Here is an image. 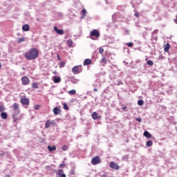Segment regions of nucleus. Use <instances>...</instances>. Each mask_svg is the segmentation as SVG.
<instances>
[{
  "label": "nucleus",
  "mask_w": 177,
  "mask_h": 177,
  "mask_svg": "<svg viewBox=\"0 0 177 177\" xmlns=\"http://www.w3.org/2000/svg\"><path fill=\"white\" fill-rule=\"evenodd\" d=\"M39 56V51L37 48H30L24 54V57L27 60H35Z\"/></svg>",
  "instance_id": "f257e3e1"
},
{
  "label": "nucleus",
  "mask_w": 177,
  "mask_h": 177,
  "mask_svg": "<svg viewBox=\"0 0 177 177\" xmlns=\"http://www.w3.org/2000/svg\"><path fill=\"white\" fill-rule=\"evenodd\" d=\"M82 65L80 66H75L72 68V73L74 75H78L80 73H82Z\"/></svg>",
  "instance_id": "f03ea898"
},
{
  "label": "nucleus",
  "mask_w": 177,
  "mask_h": 177,
  "mask_svg": "<svg viewBox=\"0 0 177 177\" xmlns=\"http://www.w3.org/2000/svg\"><path fill=\"white\" fill-rule=\"evenodd\" d=\"M90 36L91 37V39L94 40V37H95L96 38L100 37V33L98 32V30H97V29H93V30L91 32Z\"/></svg>",
  "instance_id": "7ed1b4c3"
},
{
  "label": "nucleus",
  "mask_w": 177,
  "mask_h": 177,
  "mask_svg": "<svg viewBox=\"0 0 177 177\" xmlns=\"http://www.w3.org/2000/svg\"><path fill=\"white\" fill-rule=\"evenodd\" d=\"M22 85L27 86L30 84V80L27 76H24L21 78Z\"/></svg>",
  "instance_id": "20e7f679"
},
{
  "label": "nucleus",
  "mask_w": 177,
  "mask_h": 177,
  "mask_svg": "<svg viewBox=\"0 0 177 177\" xmlns=\"http://www.w3.org/2000/svg\"><path fill=\"white\" fill-rule=\"evenodd\" d=\"M101 162V160L99 158V156H95L94 158L91 160V164L93 165H96L97 164H100Z\"/></svg>",
  "instance_id": "39448f33"
},
{
  "label": "nucleus",
  "mask_w": 177,
  "mask_h": 177,
  "mask_svg": "<svg viewBox=\"0 0 177 177\" xmlns=\"http://www.w3.org/2000/svg\"><path fill=\"white\" fill-rule=\"evenodd\" d=\"M20 102H21V104L26 105V106H28L29 104H30L29 100L28 98H26V97H22L20 100Z\"/></svg>",
  "instance_id": "423d86ee"
},
{
  "label": "nucleus",
  "mask_w": 177,
  "mask_h": 177,
  "mask_svg": "<svg viewBox=\"0 0 177 177\" xmlns=\"http://www.w3.org/2000/svg\"><path fill=\"white\" fill-rule=\"evenodd\" d=\"M109 167L111 169H115V170H118L120 168V167L118 165H117L116 163H115L114 162H111Z\"/></svg>",
  "instance_id": "0eeeda50"
},
{
  "label": "nucleus",
  "mask_w": 177,
  "mask_h": 177,
  "mask_svg": "<svg viewBox=\"0 0 177 177\" xmlns=\"http://www.w3.org/2000/svg\"><path fill=\"white\" fill-rule=\"evenodd\" d=\"M55 124V122L54 120L50 121V120H48L45 124V129H48L51 125L54 126Z\"/></svg>",
  "instance_id": "6e6552de"
},
{
  "label": "nucleus",
  "mask_w": 177,
  "mask_h": 177,
  "mask_svg": "<svg viewBox=\"0 0 177 177\" xmlns=\"http://www.w3.org/2000/svg\"><path fill=\"white\" fill-rule=\"evenodd\" d=\"M53 29L59 35H62L64 34L63 29H58L57 26H54Z\"/></svg>",
  "instance_id": "1a4fd4ad"
},
{
  "label": "nucleus",
  "mask_w": 177,
  "mask_h": 177,
  "mask_svg": "<svg viewBox=\"0 0 177 177\" xmlns=\"http://www.w3.org/2000/svg\"><path fill=\"white\" fill-rule=\"evenodd\" d=\"M12 108L15 111H17V113H20V110H19V104L17 103L13 104Z\"/></svg>",
  "instance_id": "9d476101"
},
{
  "label": "nucleus",
  "mask_w": 177,
  "mask_h": 177,
  "mask_svg": "<svg viewBox=\"0 0 177 177\" xmlns=\"http://www.w3.org/2000/svg\"><path fill=\"white\" fill-rule=\"evenodd\" d=\"M170 48H171V46H170L169 43H167L166 46H165V48H164L165 52L168 53Z\"/></svg>",
  "instance_id": "9b49d317"
},
{
  "label": "nucleus",
  "mask_w": 177,
  "mask_h": 177,
  "mask_svg": "<svg viewBox=\"0 0 177 177\" xmlns=\"http://www.w3.org/2000/svg\"><path fill=\"white\" fill-rule=\"evenodd\" d=\"M53 113L55 115H59L61 113V110L59 109H58L57 107H55L53 109Z\"/></svg>",
  "instance_id": "f8f14e48"
},
{
  "label": "nucleus",
  "mask_w": 177,
  "mask_h": 177,
  "mask_svg": "<svg viewBox=\"0 0 177 177\" xmlns=\"http://www.w3.org/2000/svg\"><path fill=\"white\" fill-rule=\"evenodd\" d=\"M82 17H81V19H83L85 18L86 14H87V11L86 10H85V8H83L82 11Z\"/></svg>",
  "instance_id": "ddd939ff"
},
{
  "label": "nucleus",
  "mask_w": 177,
  "mask_h": 177,
  "mask_svg": "<svg viewBox=\"0 0 177 177\" xmlns=\"http://www.w3.org/2000/svg\"><path fill=\"white\" fill-rule=\"evenodd\" d=\"M1 119L7 120L8 119V113H6L5 112L1 113Z\"/></svg>",
  "instance_id": "4468645a"
},
{
  "label": "nucleus",
  "mask_w": 177,
  "mask_h": 177,
  "mask_svg": "<svg viewBox=\"0 0 177 177\" xmlns=\"http://www.w3.org/2000/svg\"><path fill=\"white\" fill-rule=\"evenodd\" d=\"M17 114L19 113H14L12 115L13 122H17V121H19V118L17 117Z\"/></svg>",
  "instance_id": "2eb2a0df"
},
{
  "label": "nucleus",
  "mask_w": 177,
  "mask_h": 177,
  "mask_svg": "<svg viewBox=\"0 0 177 177\" xmlns=\"http://www.w3.org/2000/svg\"><path fill=\"white\" fill-rule=\"evenodd\" d=\"M22 30H23V31L27 32L30 30V28H29L28 25L25 24V25H23Z\"/></svg>",
  "instance_id": "dca6fc26"
},
{
  "label": "nucleus",
  "mask_w": 177,
  "mask_h": 177,
  "mask_svg": "<svg viewBox=\"0 0 177 177\" xmlns=\"http://www.w3.org/2000/svg\"><path fill=\"white\" fill-rule=\"evenodd\" d=\"M92 63L91 59H86L85 61H84V66H88Z\"/></svg>",
  "instance_id": "f3484780"
},
{
  "label": "nucleus",
  "mask_w": 177,
  "mask_h": 177,
  "mask_svg": "<svg viewBox=\"0 0 177 177\" xmlns=\"http://www.w3.org/2000/svg\"><path fill=\"white\" fill-rule=\"evenodd\" d=\"M54 80H53V82L55 83V84H57V83H59L61 82V78L59 77H53Z\"/></svg>",
  "instance_id": "a211bd4d"
},
{
  "label": "nucleus",
  "mask_w": 177,
  "mask_h": 177,
  "mask_svg": "<svg viewBox=\"0 0 177 177\" xmlns=\"http://www.w3.org/2000/svg\"><path fill=\"white\" fill-rule=\"evenodd\" d=\"M100 62H101L102 66H104L106 64V63H107V62H106V58H104V57H103L102 58Z\"/></svg>",
  "instance_id": "6ab92c4d"
},
{
  "label": "nucleus",
  "mask_w": 177,
  "mask_h": 177,
  "mask_svg": "<svg viewBox=\"0 0 177 177\" xmlns=\"http://www.w3.org/2000/svg\"><path fill=\"white\" fill-rule=\"evenodd\" d=\"M48 149L51 152V151H55L56 150V147L55 146H48Z\"/></svg>",
  "instance_id": "aec40b11"
},
{
  "label": "nucleus",
  "mask_w": 177,
  "mask_h": 177,
  "mask_svg": "<svg viewBox=\"0 0 177 177\" xmlns=\"http://www.w3.org/2000/svg\"><path fill=\"white\" fill-rule=\"evenodd\" d=\"M144 136H145L146 138H151V135L148 131H145Z\"/></svg>",
  "instance_id": "412c9836"
},
{
  "label": "nucleus",
  "mask_w": 177,
  "mask_h": 177,
  "mask_svg": "<svg viewBox=\"0 0 177 177\" xmlns=\"http://www.w3.org/2000/svg\"><path fill=\"white\" fill-rule=\"evenodd\" d=\"M26 41V39L24 37H19V39H18L17 42L19 44L21 43V42H24Z\"/></svg>",
  "instance_id": "4be33fe9"
},
{
  "label": "nucleus",
  "mask_w": 177,
  "mask_h": 177,
  "mask_svg": "<svg viewBox=\"0 0 177 177\" xmlns=\"http://www.w3.org/2000/svg\"><path fill=\"white\" fill-rule=\"evenodd\" d=\"M92 118H93V120H96V119L97 118V113H95V112L93 113V114H92Z\"/></svg>",
  "instance_id": "5701e85b"
},
{
  "label": "nucleus",
  "mask_w": 177,
  "mask_h": 177,
  "mask_svg": "<svg viewBox=\"0 0 177 177\" xmlns=\"http://www.w3.org/2000/svg\"><path fill=\"white\" fill-rule=\"evenodd\" d=\"M146 145H147V147H151V146L153 145L152 141H151V140H149V141L147 142Z\"/></svg>",
  "instance_id": "b1692460"
},
{
  "label": "nucleus",
  "mask_w": 177,
  "mask_h": 177,
  "mask_svg": "<svg viewBox=\"0 0 177 177\" xmlns=\"http://www.w3.org/2000/svg\"><path fill=\"white\" fill-rule=\"evenodd\" d=\"M67 44H68V46L69 47H71L72 45H73V41H72V40H68V41H67Z\"/></svg>",
  "instance_id": "393cba45"
},
{
  "label": "nucleus",
  "mask_w": 177,
  "mask_h": 177,
  "mask_svg": "<svg viewBox=\"0 0 177 177\" xmlns=\"http://www.w3.org/2000/svg\"><path fill=\"white\" fill-rule=\"evenodd\" d=\"M149 66H152L153 65V61H151V59H149V61H147V63Z\"/></svg>",
  "instance_id": "a878e982"
},
{
  "label": "nucleus",
  "mask_w": 177,
  "mask_h": 177,
  "mask_svg": "<svg viewBox=\"0 0 177 177\" xmlns=\"http://www.w3.org/2000/svg\"><path fill=\"white\" fill-rule=\"evenodd\" d=\"M138 104L139 106H142V105L144 104V101L142 100H138Z\"/></svg>",
  "instance_id": "bb28decb"
},
{
  "label": "nucleus",
  "mask_w": 177,
  "mask_h": 177,
  "mask_svg": "<svg viewBox=\"0 0 177 177\" xmlns=\"http://www.w3.org/2000/svg\"><path fill=\"white\" fill-rule=\"evenodd\" d=\"M32 87L33 88H35V89L39 88L37 83H33V84H32Z\"/></svg>",
  "instance_id": "cd10ccee"
},
{
  "label": "nucleus",
  "mask_w": 177,
  "mask_h": 177,
  "mask_svg": "<svg viewBox=\"0 0 177 177\" xmlns=\"http://www.w3.org/2000/svg\"><path fill=\"white\" fill-rule=\"evenodd\" d=\"M104 48H102V47H100V48H99V53H100V54H103L104 53Z\"/></svg>",
  "instance_id": "c85d7f7f"
},
{
  "label": "nucleus",
  "mask_w": 177,
  "mask_h": 177,
  "mask_svg": "<svg viewBox=\"0 0 177 177\" xmlns=\"http://www.w3.org/2000/svg\"><path fill=\"white\" fill-rule=\"evenodd\" d=\"M68 93H69L70 95H75V94H76V91H75V90H71V91H70L68 92Z\"/></svg>",
  "instance_id": "c756f323"
},
{
  "label": "nucleus",
  "mask_w": 177,
  "mask_h": 177,
  "mask_svg": "<svg viewBox=\"0 0 177 177\" xmlns=\"http://www.w3.org/2000/svg\"><path fill=\"white\" fill-rule=\"evenodd\" d=\"M126 45L128 46L129 47L131 48L133 45V43H131V42L127 43Z\"/></svg>",
  "instance_id": "7c9ffc66"
},
{
  "label": "nucleus",
  "mask_w": 177,
  "mask_h": 177,
  "mask_svg": "<svg viewBox=\"0 0 177 177\" xmlns=\"http://www.w3.org/2000/svg\"><path fill=\"white\" fill-rule=\"evenodd\" d=\"M62 149L65 151L68 149V147L66 145H64L62 147Z\"/></svg>",
  "instance_id": "2f4dec72"
},
{
  "label": "nucleus",
  "mask_w": 177,
  "mask_h": 177,
  "mask_svg": "<svg viewBox=\"0 0 177 177\" xmlns=\"http://www.w3.org/2000/svg\"><path fill=\"white\" fill-rule=\"evenodd\" d=\"M63 107L65 110H68V105L66 104H63Z\"/></svg>",
  "instance_id": "473e14b6"
},
{
  "label": "nucleus",
  "mask_w": 177,
  "mask_h": 177,
  "mask_svg": "<svg viewBox=\"0 0 177 177\" xmlns=\"http://www.w3.org/2000/svg\"><path fill=\"white\" fill-rule=\"evenodd\" d=\"M64 66H65V62H64V61H63L62 62H61L59 68H63V67H64Z\"/></svg>",
  "instance_id": "72a5a7b5"
},
{
  "label": "nucleus",
  "mask_w": 177,
  "mask_h": 177,
  "mask_svg": "<svg viewBox=\"0 0 177 177\" xmlns=\"http://www.w3.org/2000/svg\"><path fill=\"white\" fill-rule=\"evenodd\" d=\"M62 172H63V170H62V169H59L57 174H58L59 176H61V174H62Z\"/></svg>",
  "instance_id": "f704fd0d"
},
{
  "label": "nucleus",
  "mask_w": 177,
  "mask_h": 177,
  "mask_svg": "<svg viewBox=\"0 0 177 177\" xmlns=\"http://www.w3.org/2000/svg\"><path fill=\"white\" fill-rule=\"evenodd\" d=\"M39 107H40V106H39V105H35V106H34V109H35V110H39Z\"/></svg>",
  "instance_id": "c9c22d12"
},
{
  "label": "nucleus",
  "mask_w": 177,
  "mask_h": 177,
  "mask_svg": "<svg viewBox=\"0 0 177 177\" xmlns=\"http://www.w3.org/2000/svg\"><path fill=\"white\" fill-rule=\"evenodd\" d=\"M59 167L62 168H64L66 167V165L64 164V161L63 162V164H60Z\"/></svg>",
  "instance_id": "e433bc0d"
},
{
  "label": "nucleus",
  "mask_w": 177,
  "mask_h": 177,
  "mask_svg": "<svg viewBox=\"0 0 177 177\" xmlns=\"http://www.w3.org/2000/svg\"><path fill=\"white\" fill-rule=\"evenodd\" d=\"M134 16L136 17L137 18L140 17V14H139V12H136V13L134 14Z\"/></svg>",
  "instance_id": "4c0bfd02"
},
{
  "label": "nucleus",
  "mask_w": 177,
  "mask_h": 177,
  "mask_svg": "<svg viewBox=\"0 0 177 177\" xmlns=\"http://www.w3.org/2000/svg\"><path fill=\"white\" fill-rule=\"evenodd\" d=\"M70 174H71V175H74V174H75V171H74L73 169H71V170L70 171Z\"/></svg>",
  "instance_id": "58836bf2"
},
{
  "label": "nucleus",
  "mask_w": 177,
  "mask_h": 177,
  "mask_svg": "<svg viewBox=\"0 0 177 177\" xmlns=\"http://www.w3.org/2000/svg\"><path fill=\"white\" fill-rule=\"evenodd\" d=\"M137 121H138L139 122H142V119L141 118H136V119Z\"/></svg>",
  "instance_id": "ea45409f"
},
{
  "label": "nucleus",
  "mask_w": 177,
  "mask_h": 177,
  "mask_svg": "<svg viewBox=\"0 0 177 177\" xmlns=\"http://www.w3.org/2000/svg\"><path fill=\"white\" fill-rule=\"evenodd\" d=\"M59 176H61V177H66V176L64 174H62L59 175Z\"/></svg>",
  "instance_id": "a19ab883"
},
{
  "label": "nucleus",
  "mask_w": 177,
  "mask_h": 177,
  "mask_svg": "<svg viewBox=\"0 0 177 177\" xmlns=\"http://www.w3.org/2000/svg\"><path fill=\"white\" fill-rule=\"evenodd\" d=\"M50 168V166H46V169H49Z\"/></svg>",
  "instance_id": "79ce46f5"
},
{
  "label": "nucleus",
  "mask_w": 177,
  "mask_h": 177,
  "mask_svg": "<svg viewBox=\"0 0 177 177\" xmlns=\"http://www.w3.org/2000/svg\"><path fill=\"white\" fill-rule=\"evenodd\" d=\"M126 109H127V106H124V107L122 108V109H123L124 111H125Z\"/></svg>",
  "instance_id": "37998d69"
},
{
  "label": "nucleus",
  "mask_w": 177,
  "mask_h": 177,
  "mask_svg": "<svg viewBox=\"0 0 177 177\" xmlns=\"http://www.w3.org/2000/svg\"><path fill=\"white\" fill-rule=\"evenodd\" d=\"M94 92H97V88H94Z\"/></svg>",
  "instance_id": "c03bdc74"
},
{
  "label": "nucleus",
  "mask_w": 177,
  "mask_h": 177,
  "mask_svg": "<svg viewBox=\"0 0 177 177\" xmlns=\"http://www.w3.org/2000/svg\"><path fill=\"white\" fill-rule=\"evenodd\" d=\"M6 177H10V176H9V175H7V176H6Z\"/></svg>",
  "instance_id": "a18cd8bd"
},
{
  "label": "nucleus",
  "mask_w": 177,
  "mask_h": 177,
  "mask_svg": "<svg viewBox=\"0 0 177 177\" xmlns=\"http://www.w3.org/2000/svg\"><path fill=\"white\" fill-rule=\"evenodd\" d=\"M2 110H3V109L2 107H1V111H2Z\"/></svg>",
  "instance_id": "49530a36"
}]
</instances>
